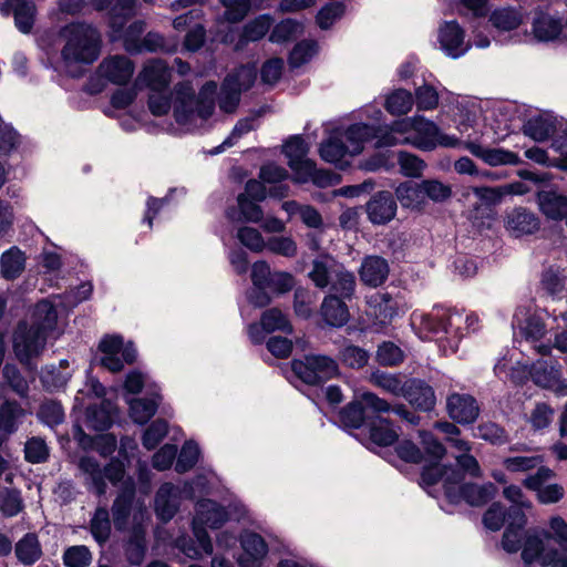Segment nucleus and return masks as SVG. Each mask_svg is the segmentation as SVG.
Instances as JSON below:
<instances>
[{"label": "nucleus", "instance_id": "1", "mask_svg": "<svg viewBox=\"0 0 567 567\" xmlns=\"http://www.w3.org/2000/svg\"><path fill=\"white\" fill-rule=\"evenodd\" d=\"M56 326V303L51 299H42L34 306L31 324L20 322L14 331L13 349L20 362L28 363L33 357H38Z\"/></svg>", "mask_w": 567, "mask_h": 567}, {"label": "nucleus", "instance_id": "2", "mask_svg": "<svg viewBox=\"0 0 567 567\" xmlns=\"http://www.w3.org/2000/svg\"><path fill=\"white\" fill-rule=\"evenodd\" d=\"M464 480L461 471L455 467H427L421 473V486L429 488L443 482L444 493L451 503L466 502L471 506H482L496 494L497 487L493 483L477 485L474 483L461 484Z\"/></svg>", "mask_w": 567, "mask_h": 567}, {"label": "nucleus", "instance_id": "3", "mask_svg": "<svg viewBox=\"0 0 567 567\" xmlns=\"http://www.w3.org/2000/svg\"><path fill=\"white\" fill-rule=\"evenodd\" d=\"M228 520V513L218 503L212 499H200L196 503L195 515L192 520L193 533L196 543L193 539L181 537L177 539V547L189 558L197 559L204 554L213 553V544L206 530V527L217 529Z\"/></svg>", "mask_w": 567, "mask_h": 567}, {"label": "nucleus", "instance_id": "4", "mask_svg": "<svg viewBox=\"0 0 567 567\" xmlns=\"http://www.w3.org/2000/svg\"><path fill=\"white\" fill-rule=\"evenodd\" d=\"M217 85L215 82H207L200 90L198 96L190 82H181L175 85L174 117L175 121L187 131L196 126L197 120L205 121L212 116L215 110L214 95Z\"/></svg>", "mask_w": 567, "mask_h": 567}, {"label": "nucleus", "instance_id": "5", "mask_svg": "<svg viewBox=\"0 0 567 567\" xmlns=\"http://www.w3.org/2000/svg\"><path fill=\"white\" fill-rule=\"evenodd\" d=\"M66 40L62 49V59L71 76L82 74L80 70H71L73 65L92 64L100 54L101 39L97 30L86 23H71L63 29Z\"/></svg>", "mask_w": 567, "mask_h": 567}, {"label": "nucleus", "instance_id": "6", "mask_svg": "<svg viewBox=\"0 0 567 567\" xmlns=\"http://www.w3.org/2000/svg\"><path fill=\"white\" fill-rule=\"evenodd\" d=\"M412 326L425 332L422 339L444 334L452 352H456L458 343L464 337V315L455 308L434 306L430 313H413Z\"/></svg>", "mask_w": 567, "mask_h": 567}, {"label": "nucleus", "instance_id": "7", "mask_svg": "<svg viewBox=\"0 0 567 567\" xmlns=\"http://www.w3.org/2000/svg\"><path fill=\"white\" fill-rule=\"evenodd\" d=\"M308 276L317 288L327 289L328 295L346 300H352L355 295L354 274L331 257L315 259Z\"/></svg>", "mask_w": 567, "mask_h": 567}, {"label": "nucleus", "instance_id": "8", "mask_svg": "<svg viewBox=\"0 0 567 567\" xmlns=\"http://www.w3.org/2000/svg\"><path fill=\"white\" fill-rule=\"evenodd\" d=\"M399 131L408 133L406 144L425 152L437 146L457 147L462 144L456 136L443 133L434 122L423 116L400 118Z\"/></svg>", "mask_w": 567, "mask_h": 567}, {"label": "nucleus", "instance_id": "9", "mask_svg": "<svg viewBox=\"0 0 567 567\" xmlns=\"http://www.w3.org/2000/svg\"><path fill=\"white\" fill-rule=\"evenodd\" d=\"M503 495L506 499L513 503L507 509L508 525L505 528L502 539V546L507 553H517L523 550L526 535L529 533H543L538 529H525L527 523L526 515L523 511L524 507L529 506L525 501L523 491L517 485H508L504 488Z\"/></svg>", "mask_w": 567, "mask_h": 567}, {"label": "nucleus", "instance_id": "10", "mask_svg": "<svg viewBox=\"0 0 567 567\" xmlns=\"http://www.w3.org/2000/svg\"><path fill=\"white\" fill-rule=\"evenodd\" d=\"M196 492H207V480L205 476H197L193 481L185 482L183 488L173 483L161 485L155 495L154 509L157 518L163 523L169 522L177 513L182 497L193 499Z\"/></svg>", "mask_w": 567, "mask_h": 567}, {"label": "nucleus", "instance_id": "11", "mask_svg": "<svg viewBox=\"0 0 567 567\" xmlns=\"http://www.w3.org/2000/svg\"><path fill=\"white\" fill-rule=\"evenodd\" d=\"M554 537L548 532L526 535L522 559L526 567L538 561L543 567H567V557L550 548Z\"/></svg>", "mask_w": 567, "mask_h": 567}, {"label": "nucleus", "instance_id": "12", "mask_svg": "<svg viewBox=\"0 0 567 567\" xmlns=\"http://www.w3.org/2000/svg\"><path fill=\"white\" fill-rule=\"evenodd\" d=\"M390 410V403L372 392H363L360 401L348 403L339 412V420L344 427L359 429L368 425L372 413H385Z\"/></svg>", "mask_w": 567, "mask_h": 567}, {"label": "nucleus", "instance_id": "13", "mask_svg": "<svg viewBox=\"0 0 567 567\" xmlns=\"http://www.w3.org/2000/svg\"><path fill=\"white\" fill-rule=\"evenodd\" d=\"M79 468L85 475L87 485L100 496L106 492V481L112 484H117L123 480L125 474L122 462L112 460L102 468L100 463L91 456L81 457Z\"/></svg>", "mask_w": 567, "mask_h": 567}, {"label": "nucleus", "instance_id": "14", "mask_svg": "<svg viewBox=\"0 0 567 567\" xmlns=\"http://www.w3.org/2000/svg\"><path fill=\"white\" fill-rule=\"evenodd\" d=\"M291 369L298 379L310 385L320 384L333 378L339 371L336 360L322 354H310L306 355L305 360H293Z\"/></svg>", "mask_w": 567, "mask_h": 567}, {"label": "nucleus", "instance_id": "15", "mask_svg": "<svg viewBox=\"0 0 567 567\" xmlns=\"http://www.w3.org/2000/svg\"><path fill=\"white\" fill-rule=\"evenodd\" d=\"M102 355L99 359L100 364L112 372L123 369L125 363H133L136 360V349L133 343L123 344V338L120 336H106L99 346Z\"/></svg>", "mask_w": 567, "mask_h": 567}, {"label": "nucleus", "instance_id": "16", "mask_svg": "<svg viewBox=\"0 0 567 567\" xmlns=\"http://www.w3.org/2000/svg\"><path fill=\"white\" fill-rule=\"evenodd\" d=\"M465 37L464 29L456 20L444 21L437 29L439 48L446 56L458 59L472 47Z\"/></svg>", "mask_w": 567, "mask_h": 567}, {"label": "nucleus", "instance_id": "17", "mask_svg": "<svg viewBox=\"0 0 567 567\" xmlns=\"http://www.w3.org/2000/svg\"><path fill=\"white\" fill-rule=\"evenodd\" d=\"M528 373L535 384L553 390L559 396L567 395V382L561 379L560 365L556 362L537 360Z\"/></svg>", "mask_w": 567, "mask_h": 567}, {"label": "nucleus", "instance_id": "18", "mask_svg": "<svg viewBox=\"0 0 567 567\" xmlns=\"http://www.w3.org/2000/svg\"><path fill=\"white\" fill-rule=\"evenodd\" d=\"M172 81V69L163 60L147 62L138 73L136 85L151 92L167 91Z\"/></svg>", "mask_w": 567, "mask_h": 567}, {"label": "nucleus", "instance_id": "19", "mask_svg": "<svg viewBox=\"0 0 567 567\" xmlns=\"http://www.w3.org/2000/svg\"><path fill=\"white\" fill-rule=\"evenodd\" d=\"M134 63L125 55H111L99 64V75L115 85L126 84L134 74Z\"/></svg>", "mask_w": 567, "mask_h": 567}, {"label": "nucleus", "instance_id": "20", "mask_svg": "<svg viewBox=\"0 0 567 567\" xmlns=\"http://www.w3.org/2000/svg\"><path fill=\"white\" fill-rule=\"evenodd\" d=\"M159 391V386L153 383L148 386L146 396L126 399L128 413L134 423L146 424L156 413L162 401Z\"/></svg>", "mask_w": 567, "mask_h": 567}, {"label": "nucleus", "instance_id": "21", "mask_svg": "<svg viewBox=\"0 0 567 567\" xmlns=\"http://www.w3.org/2000/svg\"><path fill=\"white\" fill-rule=\"evenodd\" d=\"M368 219L373 225H385L396 215V200L388 190L375 193L365 205Z\"/></svg>", "mask_w": 567, "mask_h": 567}, {"label": "nucleus", "instance_id": "22", "mask_svg": "<svg viewBox=\"0 0 567 567\" xmlns=\"http://www.w3.org/2000/svg\"><path fill=\"white\" fill-rule=\"evenodd\" d=\"M446 409L450 417L460 424H471L480 415L476 399L466 393L450 394L446 400Z\"/></svg>", "mask_w": 567, "mask_h": 567}, {"label": "nucleus", "instance_id": "23", "mask_svg": "<svg viewBox=\"0 0 567 567\" xmlns=\"http://www.w3.org/2000/svg\"><path fill=\"white\" fill-rule=\"evenodd\" d=\"M135 499V485L133 481H126L113 502L111 512L115 529L123 532L128 525L133 503Z\"/></svg>", "mask_w": 567, "mask_h": 567}, {"label": "nucleus", "instance_id": "24", "mask_svg": "<svg viewBox=\"0 0 567 567\" xmlns=\"http://www.w3.org/2000/svg\"><path fill=\"white\" fill-rule=\"evenodd\" d=\"M464 147L489 166L517 165L520 163L516 153L504 148L486 147L474 141H466Z\"/></svg>", "mask_w": 567, "mask_h": 567}, {"label": "nucleus", "instance_id": "25", "mask_svg": "<svg viewBox=\"0 0 567 567\" xmlns=\"http://www.w3.org/2000/svg\"><path fill=\"white\" fill-rule=\"evenodd\" d=\"M390 274V266L385 258L377 255L365 256L359 268L361 281L371 288L385 282Z\"/></svg>", "mask_w": 567, "mask_h": 567}, {"label": "nucleus", "instance_id": "26", "mask_svg": "<svg viewBox=\"0 0 567 567\" xmlns=\"http://www.w3.org/2000/svg\"><path fill=\"white\" fill-rule=\"evenodd\" d=\"M402 396L409 401L410 404L425 412L431 411L436 402L433 388L420 379L405 381V389Z\"/></svg>", "mask_w": 567, "mask_h": 567}, {"label": "nucleus", "instance_id": "27", "mask_svg": "<svg viewBox=\"0 0 567 567\" xmlns=\"http://www.w3.org/2000/svg\"><path fill=\"white\" fill-rule=\"evenodd\" d=\"M349 300L337 298L336 295H327L320 307V315L326 324L334 328H341L348 323L350 312L348 308Z\"/></svg>", "mask_w": 567, "mask_h": 567}, {"label": "nucleus", "instance_id": "28", "mask_svg": "<svg viewBox=\"0 0 567 567\" xmlns=\"http://www.w3.org/2000/svg\"><path fill=\"white\" fill-rule=\"evenodd\" d=\"M319 153L324 162L334 164L344 168L348 164V157H352L350 147L346 144L339 133L329 136L320 145Z\"/></svg>", "mask_w": 567, "mask_h": 567}, {"label": "nucleus", "instance_id": "29", "mask_svg": "<svg viewBox=\"0 0 567 567\" xmlns=\"http://www.w3.org/2000/svg\"><path fill=\"white\" fill-rule=\"evenodd\" d=\"M123 551L126 561L132 566H141L147 551L146 532L141 524H135L124 540Z\"/></svg>", "mask_w": 567, "mask_h": 567}, {"label": "nucleus", "instance_id": "30", "mask_svg": "<svg viewBox=\"0 0 567 567\" xmlns=\"http://www.w3.org/2000/svg\"><path fill=\"white\" fill-rule=\"evenodd\" d=\"M6 11L11 12L14 24L22 33H29L35 21L37 8L32 0H6ZM4 8L2 7V12Z\"/></svg>", "mask_w": 567, "mask_h": 567}, {"label": "nucleus", "instance_id": "31", "mask_svg": "<svg viewBox=\"0 0 567 567\" xmlns=\"http://www.w3.org/2000/svg\"><path fill=\"white\" fill-rule=\"evenodd\" d=\"M540 212L548 218L561 220L567 217V196L554 190H540L537 194Z\"/></svg>", "mask_w": 567, "mask_h": 567}, {"label": "nucleus", "instance_id": "32", "mask_svg": "<svg viewBox=\"0 0 567 567\" xmlns=\"http://www.w3.org/2000/svg\"><path fill=\"white\" fill-rule=\"evenodd\" d=\"M241 547L245 556L241 558L243 567H259L260 560L267 555L268 546L265 539L256 533H245L241 536Z\"/></svg>", "mask_w": 567, "mask_h": 567}, {"label": "nucleus", "instance_id": "33", "mask_svg": "<svg viewBox=\"0 0 567 567\" xmlns=\"http://www.w3.org/2000/svg\"><path fill=\"white\" fill-rule=\"evenodd\" d=\"M506 227L514 233L515 236L533 234L539 227L538 218L535 214L526 208H514L508 213L506 218Z\"/></svg>", "mask_w": 567, "mask_h": 567}, {"label": "nucleus", "instance_id": "34", "mask_svg": "<svg viewBox=\"0 0 567 567\" xmlns=\"http://www.w3.org/2000/svg\"><path fill=\"white\" fill-rule=\"evenodd\" d=\"M563 30V19L539 11L533 22V33L539 41H553L558 38Z\"/></svg>", "mask_w": 567, "mask_h": 567}, {"label": "nucleus", "instance_id": "35", "mask_svg": "<svg viewBox=\"0 0 567 567\" xmlns=\"http://www.w3.org/2000/svg\"><path fill=\"white\" fill-rule=\"evenodd\" d=\"M348 147L351 150L352 155H358L363 150V143L373 140L375 134V125L365 123H354L350 125L343 133H339Z\"/></svg>", "mask_w": 567, "mask_h": 567}, {"label": "nucleus", "instance_id": "36", "mask_svg": "<svg viewBox=\"0 0 567 567\" xmlns=\"http://www.w3.org/2000/svg\"><path fill=\"white\" fill-rule=\"evenodd\" d=\"M86 425L95 431H105L111 427L114 420V408L110 402L92 404L86 408Z\"/></svg>", "mask_w": 567, "mask_h": 567}, {"label": "nucleus", "instance_id": "37", "mask_svg": "<svg viewBox=\"0 0 567 567\" xmlns=\"http://www.w3.org/2000/svg\"><path fill=\"white\" fill-rule=\"evenodd\" d=\"M17 559L27 566L33 565L42 556V548L35 533H27L14 546Z\"/></svg>", "mask_w": 567, "mask_h": 567}, {"label": "nucleus", "instance_id": "38", "mask_svg": "<svg viewBox=\"0 0 567 567\" xmlns=\"http://www.w3.org/2000/svg\"><path fill=\"white\" fill-rule=\"evenodd\" d=\"M368 426L371 441L379 446L392 445L399 439L398 431L385 417L372 416Z\"/></svg>", "mask_w": 567, "mask_h": 567}, {"label": "nucleus", "instance_id": "39", "mask_svg": "<svg viewBox=\"0 0 567 567\" xmlns=\"http://www.w3.org/2000/svg\"><path fill=\"white\" fill-rule=\"evenodd\" d=\"M274 19L270 14H260L247 22L239 37L237 48H241L249 42L262 39L270 30Z\"/></svg>", "mask_w": 567, "mask_h": 567}, {"label": "nucleus", "instance_id": "40", "mask_svg": "<svg viewBox=\"0 0 567 567\" xmlns=\"http://www.w3.org/2000/svg\"><path fill=\"white\" fill-rule=\"evenodd\" d=\"M395 196L403 207L419 209L424 204L423 185L412 181L401 183L395 189Z\"/></svg>", "mask_w": 567, "mask_h": 567}, {"label": "nucleus", "instance_id": "41", "mask_svg": "<svg viewBox=\"0 0 567 567\" xmlns=\"http://www.w3.org/2000/svg\"><path fill=\"white\" fill-rule=\"evenodd\" d=\"M25 254L17 246H12L2 252V278L13 280L20 277L25 269Z\"/></svg>", "mask_w": 567, "mask_h": 567}, {"label": "nucleus", "instance_id": "42", "mask_svg": "<svg viewBox=\"0 0 567 567\" xmlns=\"http://www.w3.org/2000/svg\"><path fill=\"white\" fill-rule=\"evenodd\" d=\"M555 130V121L544 114L533 116L524 124L525 135L537 142L548 140L554 134Z\"/></svg>", "mask_w": 567, "mask_h": 567}, {"label": "nucleus", "instance_id": "43", "mask_svg": "<svg viewBox=\"0 0 567 567\" xmlns=\"http://www.w3.org/2000/svg\"><path fill=\"white\" fill-rule=\"evenodd\" d=\"M2 157L9 155L14 164L20 163L25 151L23 137L14 130L11 124L2 123Z\"/></svg>", "mask_w": 567, "mask_h": 567}, {"label": "nucleus", "instance_id": "44", "mask_svg": "<svg viewBox=\"0 0 567 567\" xmlns=\"http://www.w3.org/2000/svg\"><path fill=\"white\" fill-rule=\"evenodd\" d=\"M400 120L392 122L390 125H375V140L377 147H390L399 144H406L405 137L408 133L399 131Z\"/></svg>", "mask_w": 567, "mask_h": 567}, {"label": "nucleus", "instance_id": "45", "mask_svg": "<svg viewBox=\"0 0 567 567\" xmlns=\"http://www.w3.org/2000/svg\"><path fill=\"white\" fill-rule=\"evenodd\" d=\"M110 513L105 507H97L90 520V532L94 540L103 546L111 536Z\"/></svg>", "mask_w": 567, "mask_h": 567}, {"label": "nucleus", "instance_id": "46", "mask_svg": "<svg viewBox=\"0 0 567 567\" xmlns=\"http://www.w3.org/2000/svg\"><path fill=\"white\" fill-rule=\"evenodd\" d=\"M25 416V411L17 402H2V436L14 433Z\"/></svg>", "mask_w": 567, "mask_h": 567}, {"label": "nucleus", "instance_id": "47", "mask_svg": "<svg viewBox=\"0 0 567 567\" xmlns=\"http://www.w3.org/2000/svg\"><path fill=\"white\" fill-rule=\"evenodd\" d=\"M70 378V371H62L55 364L45 365L40 374V380L43 388L50 392L64 388Z\"/></svg>", "mask_w": 567, "mask_h": 567}, {"label": "nucleus", "instance_id": "48", "mask_svg": "<svg viewBox=\"0 0 567 567\" xmlns=\"http://www.w3.org/2000/svg\"><path fill=\"white\" fill-rule=\"evenodd\" d=\"M370 381L373 385L395 396H402L405 389V382H402L396 374L380 370L371 373Z\"/></svg>", "mask_w": 567, "mask_h": 567}, {"label": "nucleus", "instance_id": "49", "mask_svg": "<svg viewBox=\"0 0 567 567\" xmlns=\"http://www.w3.org/2000/svg\"><path fill=\"white\" fill-rule=\"evenodd\" d=\"M126 51L132 54H137L142 52H157V51H166L169 49L165 44V38L157 32H148L140 43H135L128 41L126 44Z\"/></svg>", "mask_w": 567, "mask_h": 567}, {"label": "nucleus", "instance_id": "50", "mask_svg": "<svg viewBox=\"0 0 567 567\" xmlns=\"http://www.w3.org/2000/svg\"><path fill=\"white\" fill-rule=\"evenodd\" d=\"M261 326L267 333L274 331L292 332V326L287 316L277 308L268 309L261 315Z\"/></svg>", "mask_w": 567, "mask_h": 567}, {"label": "nucleus", "instance_id": "51", "mask_svg": "<svg viewBox=\"0 0 567 567\" xmlns=\"http://www.w3.org/2000/svg\"><path fill=\"white\" fill-rule=\"evenodd\" d=\"M489 21L498 30L512 31L520 24L522 16L514 8H502L492 12Z\"/></svg>", "mask_w": 567, "mask_h": 567}, {"label": "nucleus", "instance_id": "52", "mask_svg": "<svg viewBox=\"0 0 567 567\" xmlns=\"http://www.w3.org/2000/svg\"><path fill=\"white\" fill-rule=\"evenodd\" d=\"M413 103L411 92L399 89L386 97L385 110L392 115H403L411 111Z\"/></svg>", "mask_w": 567, "mask_h": 567}, {"label": "nucleus", "instance_id": "53", "mask_svg": "<svg viewBox=\"0 0 567 567\" xmlns=\"http://www.w3.org/2000/svg\"><path fill=\"white\" fill-rule=\"evenodd\" d=\"M136 0H114L111 12V27L114 32L122 31L126 19L135 13Z\"/></svg>", "mask_w": 567, "mask_h": 567}, {"label": "nucleus", "instance_id": "54", "mask_svg": "<svg viewBox=\"0 0 567 567\" xmlns=\"http://www.w3.org/2000/svg\"><path fill=\"white\" fill-rule=\"evenodd\" d=\"M301 30L302 25L297 20L284 19L274 27L269 40L274 43H284L295 39Z\"/></svg>", "mask_w": 567, "mask_h": 567}, {"label": "nucleus", "instance_id": "55", "mask_svg": "<svg viewBox=\"0 0 567 567\" xmlns=\"http://www.w3.org/2000/svg\"><path fill=\"white\" fill-rule=\"evenodd\" d=\"M369 358V351L354 344H347L340 351L341 362L351 369H362L368 364Z\"/></svg>", "mask_w": 567, "mask_h": 567}, {"label": "nucleus", "instance_id": "56", "mask_svg": "<svg viewBox=\"0 0 567 567\" xmlns=\"http://www.w3.org/2000/svg\"><path fill=\"white\" fill-rule=\"evenodd\" d=\"M473 436L482 439L494 445H502L508 441L505 430L493 422L482 423L476 426L474 429Z\"/></svg>", "mask_w": 567, "mask_h": 567}, {"label": "nucleus", "instance_id": "57", "mask_svg": "<svg viewBox=\"0 0 567 567\" xmlns=\"http://www.w3.org/2000/svg\"><path fill=\"white\" fill-rule=\"evenodd\" d=\"M62 559L65 567H89L92 553L85 545H74L64 550Z\"/></svg>", "mask_w": 567, "mask_h": 567}, {"label": "nucleus", "instance_id": "58", "mask_svg": "<svg viewBox=\"0 0 567 567\" xmlns=\"http://www.w3.org/2000/svg\"><path fill=\"white\" fill-rule=\"evenodd\" d=\"M199 457V447L194 441H187L181 449L175 464V471L179 474L192 470Z\"/></svg>", "mask_w": 567, "mask_h": 567}, {"label": "nucleus", "instance_id": "59", "mask_svg": "<svg viewBox=\"0 0 567 567\" xmlns=\"http://www.w3.org/2000/svg\"><path fill=\"white\" fill-rule=\"evenodd\" d=\"M257 78V70L254 65H240L231 73H229L225 80H231V85L238 89L241 93L252 86Z\"/></svg>", "mask_w": 567, "mask_h": 567}, {"label": "nucleus", "instance_id": "60", "mask_svg": "<svg viewBox=\"0 0 567 567\" xmlns=\"http://www.w3.org/2000/svg\"><path fill=\"white\" fill-rule=\"evenodd\" d=\"M2 379L19 396L25 398L28 395L29 384L16 365L6 364L2 369Z\"/></svg>", "mask_w": 567, "mask_h": 567}, {"label": "nucleus", "instance_id": "61", "mask_svg": "<svg viewBox=\"0 0 567 567\" xmlns=\"http://www.w3.org/2000/svg\"><path fill=\"white\" fill-rule=\"evenodd\" d=\"M377 361L383 367H394L404 359L402 349L391 341L382 342L377 350Z\"/></svg>", "mask_w": 567, "mask_h": 567}, {"label": "nucleus", "instance_id": "62", "mask_svg": "<svg viewBox=\"0 0 567 567\" xmlns=\"http://www.w3.org/2000/svg\"><path fill=\"white\" fill-rule=\"evenodd\" d=\"M225 8L224 19L237 23L245 19L251 9L250 0H219Z\"/></svg>", "mask_w": 567, "mask_h": 567}, {"label": "nucleus", "instance_id": "63", "mask_svg": "<svg viewBox=\"0 0 567 567\" xmlns=\"http://www.w3.org/2000/svg\"><path fill=\"white\" fill-rule=\"evenodd\" d=\"M168 432V424L164 420H155L144 431L142 443L147 450H154Z\"/></svg>", "mask_w": 567, "mask_h": 567}, {"label": "nucleus", "instance_id": "64", "mask_svg": "<svg viewBox=\"0 0 567 567\" xmlns=\"http://www.w3.org/2000/svg\"><path fill=\"white\" fill-rule=\"evenodd\" d=\"M398 163L401 173L409 177H420L426 167L425 162L419 156L403 151L398 154Z\"/></svg>", "mask_w": 567, "mask_h": 567}]
</instances>
